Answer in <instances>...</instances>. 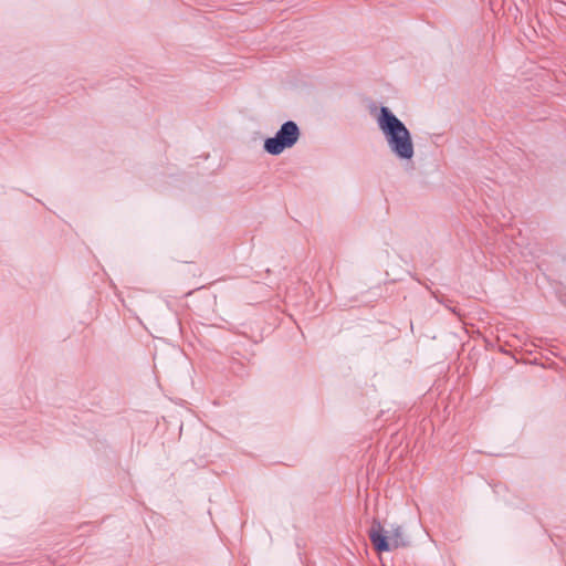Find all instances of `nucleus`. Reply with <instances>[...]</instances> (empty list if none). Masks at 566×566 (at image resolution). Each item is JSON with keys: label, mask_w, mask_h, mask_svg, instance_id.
Returning <instances> with one entry per match:
<instances>
[{"label": "nucleus", "mask_w": 566, "mask_h": 566, "mask_svg": "<svg viewBox=\"0 0 566 566\" xmlns=\"http://www.w3.org/2000/svg\"><path fill=\"white\" fill-rule=\"evenodd\" d=\"M377 124L386 136L390 149L402 159L413 156L411 136L403 123L398 119L387 107H381L377 116Z\"/></svg>", "instance_id": "1"}, {"label": "nucleus", "mask_w": 566, "mask_h": 566, "mask_svg": "<svg viewBox=\"0 0 566 566\" xmlns=\"http://www.w3.org/2000/svg\"><path fill=\"white\" fill-rule=\"evenodd\" d=\"M369 538L377 552L394 551L407 544L401 526L396 525L386 531L378 521L373 522Z\"/></svg>", "instance_id": "2"}, {"label": "nucleus", "mask_w": 566, "mask_h": 566, "mask_svg": "<svg viewBox=\"0 0 566 566\" xmlns=\"http://www.w3.org/2000/svg\"><path fill=\"white\" fill-rule=\"evenodd\" d=\"M300 138V129L294 122L284 123L274 137L264 142V149L271 155H280L284 149L293 147Z\"/></svg>", "instance_id": "3"}]
</instances>
